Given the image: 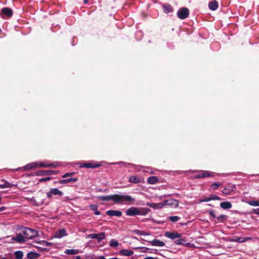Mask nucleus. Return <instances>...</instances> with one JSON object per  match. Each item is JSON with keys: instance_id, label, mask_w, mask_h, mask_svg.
I'll return each instance as SVG.
<instances>
[{"instance_id": "nucleus-26", "label": "nucleus", "mask_w": 259, "mask_h": 259, "mask_svg": "<svg viewBox=\"0 0 259 259\" xmlns=\"http://www.w3.org/2000/svg\"><path fill=\"white\" fill-rule=\"evenodd\" d=\"M129 181L131 183L137 184L141 182V179L138 176H132L130 177Z\"/></svg>"}, {"instance_id": "nucleus-38", "label": "nucleus", "mask_w": 259, "mask_h": 259, "mask_svg": "<svg viewBox=\"0 0 259 259\" xmlns=\"http://www.w3.org/2000/svg\"><path fill=\"white\" fill-rule=\"evenodd\" d=\"M228 218V217L226 215L222 214L217 218V220L220 222H223L225 220H226Z\"/></svg>"}, {"instance_id": "nucleus-34", "label": "nucleus", "mask_w": 259, "mask_h": 259, "mask_svg": "<svg viewBox=\"0 0 259 259\" xmlns=\"http://www.w3.org/2000/svg\"><path fill=\"white\" fill-rule=\"evenodd\" d=\"M90 208L94 211V213L96 215H99L101 214L100 212L98 210V206L96 205L92 204L90 206Z\"/></svg>"}, {"instance_id": "nucleus-33", "label": "nucleus", "mask_w": 259, "mask_h": 259, "mask_svg": "<svg viewBox=\"0 0 259 259\" xmlns=\"http://www.w3.org/2000/svg\"><path fill=\"white\" fill-rule=\"evenodd\" d=\"M79 252L78 250L76 249H66L65 251V253L67 254H77Z\"/></svg>"}, {"instance_id": "nucleus-42", "label": "nucleus", "mask_w": 259, "mask_h": 259, "mask_svg": "<svg viewBox=\"0 0 259 259\" xmlns=\"http://www.w3.org/2000/svg\"><path fill=\"white\" fill-rule=\"evenodd\" d=\"M249 204L252 206H259V201H251L249 202Z\"/></svg>"}, {"instance_id": "nucleus-16", "label": "nucleus", "mask_w": 259, "mask_h": 259, "mask_svg": "<svg viewBox=\"0 0 259 259\" xmlns=\"http://www.w3.org/2000/svg\"><path fill=\"white\" fill-rule=\"evenodd\" d=\"M107 215L109 216H116V217H120L122 215L121 211L119 210H109L106 212Z\"/></svg>"}, {"instance_id": "nucleus-14", "label": "nucleus", "mask_w": 259, "mask_h": 259, "mask_svg": "<svg viewBox=\"0 0 259 259\" xmlns=\"http://www.w3.org/2000/svg\"><path fill=\"white\" fill-rule=\"evenodd\" d=\"M125 213L128 216H134L136 215H138V207H130L126 210Z\"/></svg>"}, {"instance_id": "nucleus-4", "label": "nucleus", "mask_w": 259, "mask_h": 259, "mask_svg": "<svg viewBox=\"0 0 259 259\" xmlns=\"http://www.w3.org/2000/svg\"><path fill=\"white\" fill-rule=\"evenodd\" d=\"M101 166L100 164L95 163L94 162H84L80 163L79 165L80 168H95L99 167Z\"/></svg>"}, {"instance_id": "nucleus-3", "label": "nucleus", "mask_w": 259, "mask_h": 259, "mask_svg": "<svg viewBox=\"0 0 259 259\" xmlns=\"http://www.w3.org/2000/svg\"><path fill=\"white\" fill-rule=\"evenodd\" d=\"M196 171L198 172L199 174L194 176V178L196 179L214 177V173L208 170L195 171Z\"/></svg>"}, {"instance_id": "nucleus-36", "label": "nucleus", "mask_w": 259, "mask_h": 259, "mask_svg": "<svg viewBox=\"0 0 259 259\" xmlns=\"http://www.w3.org/2000/svg\"><path fill=\"white\" fill-rule=\"evenodd\" d=\"M15 256L16 259H22L23 256L22 251H17L15 252Z\"/></svg>"}, {"instance_id": "nucleus-50", "label": "nucleus", "mask_w": 259, "mask_h": 259, "mask_svg": "<svg viewBox=\"0 0 259 259\" xmlns=\"http://www.w3.org/2000/svg\"><path fill=\"white\" fill-rule=\"evenodd\" d=\"M98 259H106L104 256H100Z\"/></svg>"}, {"instance_id": "nucleus-18", "label": "nucleus", "mask_w": 259, "mask_h": 259, "mask_svg": "<svg viewBox=\"0 0 259 259\" xmlns=\"http://www.w3.org/2000/svg\"><path fill=\"white\" fill-rule=\"evenodd\" d=\"M77 181L76 178H70L67 179L60 180L58 181L60 184H65L70 182H76Z\"/></svg>"}, {"instance_id": "nucleus-22", "label": "nucleus", "mask_w": 259, "mask_h": 259, "mask_svg": "<svg viewBox=\"0 0 259 259\" xmlns=\"http://www.w3.org/2000/svg\"><path fill=\"white\" fill-rule=\"evenodd\" d=\"M67 235V233L65 229H62L56 233L55 237L57 238H62Z\"/></svg>"}, {"instance_id": "nucleus-29", "label": "nucleus", "mask_w": 259, "mask_h": 259, "mask_svg": "<svg viewBox=\"0 0 259 259\" xmlns=\"http://www.w3.org/2000/svg\"><path fill=\"white\" fill-rule=\"evenodd\" d=\"M208 7L209 9H210L211 10H216L218 8V4L217 2L214 1L213 2H210L208 5Z\"/></svg>"}, {"instance_id": "nucleus-23", "label": "nucleus", "mask_w": 259, "mask_h": 259, "mask_svg": "<svg viewBox=\"0 0 259 259\" xmlns=\"http://www.w3.org/2000/svg\"><path fill=\"white\" fill-rule=\"evenodd\" d=\"M133 233H135L136 234H137L139 236H148L150 235L151 233L149 232H145L142 230H135L132 231Z\"/></svg>"}, {"instance_id": "nucleus-48", "label": "nucleus", "mask_w": 259, "mask_h": 259, "mask_svg": "<svg viewBox=\"0 0 259 259\" xmlns=\"http://www.w3.org/2000/svg\"><path fill=\"white\" fill-rule=\"evenodd\" d=\"M253 212L256 214H259V208L253 209Z\"/></svg>"}, {"instance_id": "nucleus-45", "label": "nucleus", "mask_w": 259, "mask_h": 259, "mask_svg": "<svg viewBox=\"0 0 259 259\" xmlns=\"http://www.w3.org/2000/svg\"><path fill=\"white\" fill-rule=\"evenodd\" d=\"M74 172L66 173L62 176V178H67L68 177H71V176H73L74 175Z\"/></svg>"}, {"instance_id": "nucleus-35", "label": "nucleus", "mask_w": 259, "mask_h": 259, "mask_svg": "<svg viewBox=\"0 0 259 259\" xmlns=\"http://www.w3.org/2000/svg\"><path fill=\"white\" fill-rule=\"evenodd\" d=\"M164 12L166 13H169L172 12V8L169 5L164 6L163 7Z\"/></svg>"}, {"instance_id": "nucleus-17", "label": "nucleus", "mask_w": 259, "mask_h": 259, "mask_svg": "<svg viewBox=\"0 0 259 259\" xmlns=\"http://www.w3.org/2000/svg\"><path fill=\"white\" fill-rule=\"evenodd\" d=\"M150 243L152 246H158V247H162V246H164L165 245L164 242L159 240H157V239L153 240L152 241L150 242Z\"/></svg>"}, {"instance_id": "nucleus-30", "label": "nucleus", "mask_w": 259, "mask_h": 259, "mask_svg": "<svg viewBox=\"0 0 259 259\" xmlns=\"http://www.w3.org/2000/svg\"><path fill=\"white\" fill-rule=\"evenodd\" d=\"M27 257L29 259H35L39 256V254L35 252H30L27 253Z\"/></svg>"}, {"instance_id": "nucleus-49", "label": "nucleus", "mask_w": 259, "mask_h": 259, "mask_svg": "<svg viewBox=\"0 0 259 259\" xmlns=\"http://www.w3.org/2000/svg\"><path fill=\"white\" fill-rule=\"evenodd\" d=\"M5 207H4V206H3V207H0V211H2L4 210H5Z\"/></svg>"}, {"instance_id": "nucleus-19", "label": "nucleus", "mask_w": 259, "mask_h": 259, "mask_svg": "<svg viewBox=\"0 0 259 259\" xmlns=\"http://www.w3.org/2000/svg\"><path fill=\"white\" fill-rule=\"evenodd\" d=\"M150 209L147 208L140 207L138 208V215H145L149 211Z\"/></svg>"}, {"instance_id": "nucleus-25", "label": "nucleus", "mask_w": 259, "mask_h": 259, "mask_svg": "<svg viewBox=\"0 0 259 259\" xmlns=\"http://www.w3.org/2000/svg\"><path fill=\"white\" fill-rule=\"evenodd\" d=\"M120 254L125 256H131L134 254V251L130 249H122L120 251Z\"/></svg>"}, {"instance_id": "nucleus-20", "label": "nucleus", "mask_w": 259, "mask_h": 259, "mask_svg": "<svg viewBox=\"0 0 259 259\" xmlns=\"http://www.w3.org/2000/svg\"><path fill=\"white\" fill-rule=\"evenodd\" d=\"M175 243L177 245H183L185 246H190V243H186V240L184 238H179L175 241Z\"/></svg>"}, {"instance_id": "nucleus-12", "label": "nucleus", "mask_w": 259, "mask_h": 259, "mask_svg": "<svg viewBox=\"0 0 259 259\" xmlns=\"http://www.w3.org/2000/svg\"><path fill=\"white\" fill-rule=\"evenodd\" d=\"M40 167H53L56 168L58 166L59 164L57 161L53 162L52 163H48L47 162H40L39 163Z\"/></svg>"}, {"instance_id": "nucleus-53", "label": "nucleus", "mask_w": 259, "mask_h": 259, "mask_svg": "<svg viewBox=\"0 0 259 259\" xmlns=\"http://www.w3.org/2000/svg\"><path fill=\"white\" fill-rule=\"evenodd\" d=\"M109 259H118V258L117 257H113V258H110Z\"/></svg>"}, {"instance_id": "nucleus-37", "label": "nucleus", "mask_w": 259, "mask_h": 259, "mask_svg": "<svg viewBox=\"0 0 259 259\" xmlns=\"http://www.w3.org/2000/svg\"><path fill=\"white\" fill-rule=\"evenodd\" d=\"M118 241L114 239H112L109 243V245L112 247H116L118 246Z\"/></svg>"}, {"instance_id": "nucleus-6", "label": "nucleus", "mask_w": 259, "mask_h": 259, "mask_svg": "<svg viewBox=\"0 0 259 259\" xmlns=\"http://www.w3.org/2000/svg\"><path fill=\"white\" fill-rule=\"evenodd\" d=\"M58 171L52 170H39L36 172L37 176H48L58 174Z\"/></svg>"}, {"instance_id": "nucleus-13", "label": "nucleus", "mask_w": 259, "mask_h": 259, "mask_svg": "<svg viewBox=\"0 0 259 259\" xmlns=\"http://www.w3.org/2000/svg\"><path fill=\"white\" fill-rule=\"evenodd\" d=\"M11 240L18 243H23L26 241L22 233L18 234L16 236L12 237Z\"/></svg>"}, {"instance_id": "nucleus-31", "label": "nucleus", "mask_w": 259, "mask_h": 259, "mask_svg": "<svg viewBox=\"0 0 259 259\" xmlns=\"http://www.w3.org/2000/svg\"><path fill=\"white\" fill-rule=\"evenodd\" d=\"M147 182L150 184H155L158 182V179L157 177L152 176L148 179Z\"/></svg>"}, {"instance_id": "nucleus-57", "label": "nucleus", "mask_w": 259, "mask_h": 259, "mask_svg": "<svg viewBox=\"0 0 259 259\" xmlns=\"http://www.w3.org/2000/svg\"><path fill=\"white\" fill-rule=\"evenodd\" d=\"M119 163H123V162H119Z\"/></svg>"}, {"instance_id": "nucleus-15", "label": "nucleus", "mask_w": 259, "mask_h": 259, "mask_svg": "<svg viewBox=\"0 0 259 259\" xmlns=\"http://www.w3.org/2000/svg\"><path fill=\"white\" fill-rule=\"evenodd\" d=\"M38 162H33L29 163L24 167V169L26 171L30 170L36 167H40Z\"/></svg>"}, {"instance_id": "nucleus-7", "label": "nucleus", "mask_w": 259, "mask_h": 259, "mask_svg": "<svg viewBox=\"0 0 259 259\" xmlns=\"http://www.w3.org/2000/svg\"><path fill=\"white\" fill-rule=\"evenodd\" d=\"M63 194V193L58 189L53 188L51 189L50 191L47 193V196L48 198H51L53 195L62 196Z\"/></svg>"}, {"instance_id": "nucleus-55", "label": "nucleus", "mask_w": 259, "mask_h": 259, "mask_svg": "<svg viewBox=\"0 0 259 259\" xmlns=\"http://www.w3.org/2000/svg\"><path fill=\"white\" fill-rule=\"evenodd\" d=\"M1 259H7V258H5V257H4V258H1Z\"/></svg>"}, {"instance_id": "nucleus-39", "label": "nucleus", "mask_w": 259, "mask_h": 259, "mask_svg": "<svg viewBox=\"0 0 259 259\" xmlns=\"http://www.w3.org/2000/svg\"><path fill=\"white\" fill-rule=\"evenodd\" d=\"M221 185V184L220 183H213V184H212V185H211L210 186V188L213 190H217L219 187H220V186Z\"/></svg>"}, {"instance_id": "nucleus-24", "label": "nucleus", "mask_w": 259, "mask_h": 259, "mask_svg": "<svg viewBox=\"0 0 259 259\" xmlns=\"http://www.w3.org/2000/svg\"><path fill=\"white\" fill-rule=\"evenodd\" d=\"M147 205L155 209H160L164 206L163 203H147Z\"/></svg>"}, {"instance_id": "nucleus-54", "label": "nucleus", "mask_w": 259, "mask_h": 259, "mask_svg": "<svg viewBox=\"0 0 259 259\" xmlns=\"http://www.w3.org/2000/svg\"><path fill=\"white\" fill-rule=\"evenodd\" d=\"M127 164L132 165L133 166H135L134 164H131V163H127Z\"/></svg>"}, {"instance_id": "nucleus-21", "label": "nucleus", "mask_w": 259, "mask_h": 259, "mask_svg": "<svg viewBox=\"0 0 259 259\" xmlns=\"http://www.w3.org/2000/svg\"><path fill=\"white\" fill-rule=\"evenodd\" d=\"M2 13L8 17H11L13 15V11L9 8H4L2 10Z\"/></svg>"}, {"instance_id": "nucleus-46", "label": "nucleus", "mask_w": 259, "mask_h": 259, "mask_svg": "<svg viewBox=\"0 0 259 259\" xmlns=\"http://www.w3.org/2000/svg\"><path fill=\"white\" fill-rule=\"evenodd\" d=\"M210 200V197H205L203 199H200L199 200V202H207V201H209Z\"/></svg>"}, {"instance_id": "nucleus-5", "label": "nucleus", "mask_w": 259, "mask_h": 259, "mask_svg": "<svg viewBox=\"0 0 259 259\" xmlns=\"http://www.w3.org/2000/svg\"><path fill=\"white\" fill-rule=\"evenodd\" d=\"M189 14V10L187 8L185 7L180 9L177 12L178 17L181 19H186L188 17Z\"/></svg>"}, {"instance_id": "nucleus-40", "label": "nucleus", "mask_w": 259, "mask_h": 259, "mask_svg": "<svg viewBox=\"0 0 259 259\" xmlns=\"http://www.w3.org/2000/svg\"><path fill=\"white\" fill-rule=\"evenodd\" d=\"M169 220L172 222H176L180 219V218L178 216H170L168 218Z\"/></svg>"}, {"instance_id": "nucleus-8", "label": "nucleus", "mask_w": 259, "mask_h": 259, "mask_svg": "<svg viewBox=\"0 0 259 259\" xmlns=\"http://www.w3.org/2000/svg\"><path fill=\"white\" fill-rule=\"evenodd\" d=\"M163 204L164 205H169L175 207H177L179 206V202L178 200L175 199H169L165 200Z\"/></svg>"}, {"instance_id": "nucleus-28", "label": "nucleus", "mask_w": 259, "mask_h": 259, "mask_svg": "<svg viewBox=\"0 0 259 259\" xmlns=\"http://www.w3.org/2000/svg\"><path fill=\"white\" fill-rule=\"evenodd\" d=\"M113 197L114 195L108 196H98V198L99 200H101L106 201H109L110 200H112V201H113Z\"/></svg>"}, {"instance_id": "nucleus-41", "label": "nucleus", "mask_w": 259, "mask_h": 259, "mask_svg": "<svg viewBox=\"0 0 259 259\" xmlns=\"http://www.w3.org/2000/svg\"><path fill=\"white\" fill-rule=\"evenodd\" d=\"M209 197H210V200H220L221 199V198L220 197H219V196H217L215 195H213V194H211L209 196Z\"/></svg>"}, {"instance_id": "nucleus-43", "label": "nucleus", "mask_w": 259, "mask_h": 259, "mask_svg": "<svg viewBox=\"0 0 259 259\" xmlns=\"http://www.w3.org/2000/svg\"><path fill=\"white\" fill-rule=\"evenodd\" d=\"M38 243L41 244H42L44 245H45L46 246H49L51 244V243L48 242H47L46 241H44V240L41 241L39 242Z\"/></svg>"}, {"instance_id": "nucleus-44", "label": "nucleus", "mask_w": 259, "mask_h": 259, "mask_svg": "<svg viewBox=\"0 0 259 259\" xmlns=\"http://www.w3.org/2000/svg\"><path fill=\"white\" fill-rule=\"evenodd\" d=\"M51 177H47V178H41V179L39 180V182H46V181H50L51 180Z\"/></svg>"}, {"instance_id": "nucleus-10", "label": "nucleus", "mask_w": 259, "mask_h": 259, "mask_svg": "<svg viewBox=\"0 0 259 259\" xmlns=\"http://www.w3.org/2000/svg\"><path fill=\"white\" fill-rule=\"evenodd\" d=\"M236 187L234 185H228L222 191V193L225 195H229L231 192L235 191Z\"/></svg>"}, {"instance_id": "nucleus-27", "label": "nucleus", "mask_w": 259, "mask_h": 259, "mask_svg": "<svg viewBox=\"0 0 259 259\" xmlns=\"http://www.w3.org/2000/svg\"><path fill=\"white\" fill-rule=\"evenodd\" d=\"M232 206V204L229 201L223 202L220 203V206L225 209L231 208Z\"/></svg>"}, {"instance_id": "nucleus-47", "label": "nucleus", "mask_w": 259, "mask_h": 259, "mask_svg": "<svg viewBox=\"0 0 259 259\" xmlns=\"http://www.w3.org/2000/svg\"><path fill=\"white\" fill-rule=\"evenodd\" d=\"M209 214L213 218H216V216L214 214V213H213V211L212 210H210L209 211Z\"/></svg>"}, {"instance_id": "nucleus-9", "label": "nucleus", "mask_w": 259, "mask_h": 259, "mask_svg": "<svg viewBox=\"0 0 259 259\" xmlns=\"http://www.w3.org/2000/svg\"><path fill=\"white\" fill-rule=\"evenodd\" d=\"M89 237L91 239H96L98 242H100L105 238V233H101L99 234H91L89 235Z\"/></svg>"}, {"instance_id": "nucleus-32", "label": "nucleus", "mask_w": 259, "mask_h": 259, "mask_svg": "<svg viewBox=\"0 0 259 259\" xmlns=\"http://www.w3.org/2000/svg\"><path fill=\"white\" fill-rule=\"evenodd\" d=\"M16 186V185L12 184L7 181H5V183L4 184H0V188H12V187Z\"/></svg>"}, {"instance_id": "nucleus-2", "label": "nucleus", "mask_w": 259, "mask_h": 259, "mask_svg": "<svg viewBox=\"0 0 259 259\" xmlns=\"http://www.w3.org/2000/svg\"><path fill=\"white\" fill-rule=\"evenodd\" d=\"M22 233L25 239H32L38 235L36 231L27 227H23Z\"/></svg>"}, {"instance_id": "nucleus-52", "label": "nucleus", "mask_w": 259, "mask_h": 259, "mask_svg": "<svg viewBox=\"0 0 259 259\" xmlns=\"http://www.w3.org/2000/svg\"><path fill=\"white\" fill-rule=\"evenodd\" d=\"M76 259H81V257H80V256H77L76 257Z\"/></svg>"}, {"instance_id": "nucleus-56", "label": "nucleus", "mask_w": 259, "mask_h": 259, "mask_svg": "<svg viewBox=\"0 0 259 259\" xmlns=\"http://www.w3.org/2000/svg\"><path fill=\"white\" fill-rule=\"evenodd\" d=\"M2 32V29L0 28V32Z\"/></svg>"}, {"instance_id": "nucleus-51", "label": "nucleus", "mask_w": 259, "mask_h": 259, "mask_svg": "<svg viewBox=\"0 0 259 259\" xmlns=\"http://www.w3.org/2000/svg\"><path fill=\"white\" fill-rule=\"evenodd\" d=\"M88 3V0H83V3L87 4Z\"/></svg>"}, {"instance_id": "nucleus-1", "label": "nucleus", "mask_w": 259, "mask_h": 259, "mask_svg": "<svg viewBox=\"0 0 259 259\" xmlns=\"http://www.w3.org/2000/svg\"><path fill=\"white\" fill-rule=\"evenodd\" d=\"M135 199L129 195L114 194L113 201L115 203L127 204L133 202Z\"/></svg>"}, {"instance_id": "nucleus-11", "label": "nucleus", "mask_w": 259, "mask_h": 259, "mask_svg": "<svg viewBox=\"0 0 259 259\" xmlns=\"http://www.w3.org/2000/svg\"><path fill=\"white\" fill-rule=\"evenodd\" d=\"M165 236L171 239L174 240L181 237V234L174 232H166L164 234Z\"/></svg>"}]
</instances>
